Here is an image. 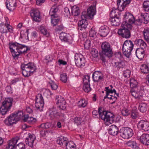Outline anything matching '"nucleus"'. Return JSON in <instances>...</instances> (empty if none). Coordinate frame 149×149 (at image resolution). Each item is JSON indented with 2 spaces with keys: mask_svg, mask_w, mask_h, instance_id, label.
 Wrapping results in <instances>:
<instances>
[{
  "mask_svg": "<svg viewBox=\"0 0 149 149\" xmlns=\"http://www.w3.org/2000/svg\"><path fill=\"white\" fill-rule=\"evenodd\" d=\"M92 113L93 117L95 118L98 117V115L99 117L102 120L106 121L105 124L107 125H109V124H111L113 123L114 119V115L110 112H107L102 110V108L99 107L98 111L94 110Z\"/></svg>",
  "mask_w": 149,
  "mask_h": 149,
  "instance_id": "nucleus-1",
  "label": "nucleus"
},
{
  "mask_svg": "<svg viewBox=\"0 0 149 149\" xmlns=\"http://www.w3.org/2000/svg\"><path fill=\"white\" fill-rule=\"evenodd\" d=\"M10 49L12 53V56L15 58L20 54L26 52L28 49L26 46L20 44L17 42L9 43Z\"/></svg>",
  "mask_w": 149,
  "mask_h": 149,
  "instance_id": "nucleus-2",
  "label": "nucleus"
},
{
  "mask_svg": "<svg viewBox=\"0 0 149 149\" xmlns=\"http://www.w3.org/2000/svg\"><path fill=\"white\" fill-rule=\"evenodd\" d=\"M22 73L25 77H28L36 71L37 67L35 64L29 62L26 64H22L21 65Z\"/></svg>",
  "mask_w": 149,
  "mask_h": 149,
  "instance_id": "nucleus-3",
  "label": "nucleus"
},
{
  "mask_svg": "<svg viewBox=\"0 0 149 149\" xmlns=\"http://www.w3.org/2000/svg\"><path fill=\"white\" fill-rule=\"evenodd\" d=\"M102 53L100 54V58L102 61H106V57L110 58L112 56L113 52L112 48L110 44L108 42H104L101 45Z\"/></svg>",
  "mask_w": 149,
  "mask_h": 149,
  "instance_id": "nucleus-4",
  "label": "nucleus"
},
{
  "mask_svg": "<svg viewBox=\"0 0 149 149\" xmlns=\"http://www.w3.org/2000/svg\"><path fill=\"white\" fill-rule=\"evenodd\" d=\"M122 28L119 29L118 33L123 38H128L131 36V33L130 29H131L132 26V25L123 22L121 25Z\"/></svg>",
  "mask_w": 149,
  "mask_h": 149,
  "instance_id": "nucleus-5",
  "label": "nucleus"
},
{
  "mask_svg": "<svg viewBox=\"0 0 149 149\" xmlns=\"http://www.w3.org/2000/svg\"><path fill=\"white\" fill-rule=\"evenodd\" d=\"M134 45L131 41L127 40L123 45L122 50L123 54L127 58H129L132 50Z\"/></svg>",
  "mask_w": 149,
  "mask_h": 149,
  "instance_id": "nucleus-6",
  "label": "nucleus"
},
{
  "mask_svg": "<svg viewBox=\"0 0 149 149\" xmlns=\"http://www.w3.org/2000/svg\"><path fill=\"white\" fill-rule=\"evenodd\" d=\"M120 136L123 138L128 139L131 137L133 134L132 130L127 127H123L120 130Z\"/></svg>",
  "mask_w": 149,
  "mask_h": 149,
  "instance_id": "nucleus-7",
  "label": "nucleus"
},
{
  "mask_svg": "<svg viewBox=\"0 0 149 149\" xmlns=\"http://www.w3.org/2000/svg\"><path fill=\"white\" fill-rule=\"evenodd\" d=\"M96 6H90L87 9V12L83 11L82 12L81 17L82 18L92 19L95 14Z\"/></svg>",
  "mask_w": 149,
  "mask_h": 149,
  "instance_id": "nucleus-8",
  "label": "nucleus"
},
{
  "mask_svg": "<svg viewBox=\"0 0 149 149\" xmlns=\"http://www.w3.org/2000/svg\"><path fill=\"white\" fill-rule=\"evenodd\" d=\"M76 65L79 67H83L85 65L86 61L83 56L81 54H76L74 57Z\"/></svg>",
  "mask_w": 149,
  "mask_h": 149,
  "instance_id": "nucleus-9",
  "label": "nucleus"
},
{
  "mask_svg": "<svg viewBox=\"0 0 149 149\" xmlns=\"http://www.w3.org/2000/svg\"><path fill=\"white\" fill-rule=\"evenodd\" d=\"M44 100L41 94H38L36 96L35 105L37 109L42 111L44 107Z\"/></svg>",
  "mask_w": 149,
  "mask_h": 149,
  "instance_id": "nucleus-10",
  "label": "nucleus"
},
{
  "mask_svg": "<svg viewBox=\"0 0 149 149\" xmlns=\"http://www.w3.org/2000/svg\"><path fill=\"white\" fill-rule=\"evenodd\" d=\"M132 0H117V5L118 10L122 11L130 3Z\"/></svg>",
  "mask_w": 149,
  "mask_h": 149,
  "instance_id": "nucleus-11",
  "label": "nucleus"
},
{
  "mask_svg": "<svg viewBox=\"0 0 149 149\" xmlns=\"http://www.w3.org/2000/svg\"><path fill=\"white\" fill-rule=\"evenodd\" d=\"M30 15L32 20L35 22H39L40 20V13L38 9L31 10L30 12Z\"/></svg>",
  "mask_w": 149,
  "mask_h": 149,
  "instance_id": "nucleus-12",
  "label": "nucleus"
},
{
  "mask_svg": "<svg viewBox=\"0 0 149 149\" xmlns=\"http://www.w3.org/2000/svg\"><path fill=\"white\" fill-rule=\"evenodd\" d=\"M138 127L143 130L148 131L149 130V122L146 120H141L138 123Z\"/></svg>",
  "mask_w": 149,
  "mask_h": 149,
  "instance_id": "nucleus-13",
  "label": "nucleus"
},
{
  "mask_svg": "<svg viewBox=\"0 0 149 149\" xmlns=\"http://www.w3.org/2000/svg\"><path fill=\"white\" fill-rule=\"evenodd\" d=\"M81 20H79L78 23V29L80 30H85L87 28L88 25L87 18H82L81 17Z\"/></svg>",
  "mask_w": 149,
  "mask_h": 149,
  "instance_id": "nucleus-14",
  "label": "nucleus"
},
{
  "mask_svg": "<svg viewBox=\"0 0 149 149\" xmlns=\"http://www.w3.org/2000/svg\"><path fill=\"white\" fill-rule=\"evenodd\" d=\"M17 121V119L15 118L13 113L10 115L4 120V123L8 126L11 125L15 123Z\"/></svg>",
  "mask_w": 149,
  "mask_h": 149,
  "instance_id": "nucleus-15",
  "label": "nucleus"
},
{
  "mask_svg": "<svg viewBox=\"0 0 149 149\" xmlns=\"http://www.w3.org/2000/svg\"><path fill=\"white\" fill-rule=\"evenodd\" d=\"M49 116L52 119L58 118L61 115L60 113L57 112L55 108L50 109L49 111Z\"/></svg>",
  "mask_w": 149,
  "mask_h": 149,
  "instance_id": "nucleus-16",
  "label": "nucleus"
},
{
  "mask_svg": "<svg viewBox=\"0 0 149 149\" xmlns=\"http://www.w3.org/2000/svg\"><path fill=\"white\" fill-rule=\"evenodd\" d=\"M6 5L7 8L10 11H13L17 6L16 0H7Z\"/></svg>",
  "mask_w": 149,
  "mask_h": 149,
  "instance_id": "nucleus-17",
  "label": "nucleus"
},
{
  "mask_svg": "<svg viewBox=\"0 0 149 149\" xmlns=\"http://www.w3.org/2000/svg\"><path fill=\"white\" fill-rule=\"evenodd\" d=\"M59 10V6L57 4H54L52 7L50 9L49 14L51 17H58L57 13Z\"/></svg>",
  "mask_w": 149,
  "mask_h": 149,
  "instance_id": "nucleus-18",
  "label": "nucleus"
},
{
  "mask_svg": "<svg viewBox=\"0 0 149 149\" xmlns=\"http://www.w3.org/2000/svg\"><path fill=\"white\" fill-rule=\"evenodd\" d=\"M18 141V139L17 138H13L9 141L8 142L6 149H15Z\"/></svg>",
  "mask_w": 149,
  "mask_h": 149,
  "instance_id": "nucleus-19",
  "label": "nucleus"
},
{
  "mask_svg": "<svg viewBox=\"0 0 149 149\" xmlns=\"http://www.w3.org/2000/svg\"><path fill=\"white\" fill-rule=\"evenodd\" d=\"M59 38L62 41L69 43L71 42V37L69 35L66 33H61L60 34Z\"/></svg>",
  "mask_w": 149,
  "mask_h": 149,
  "instance_id": "nucleus-20",
  "label": "nucleus"
},
{
  "mask_svg": "<svg viewBox=\"0 0 149 149\" xmlns=\"http://www.w3.org/2000/svg\"><path fill=\"white\" fill-rule=\"evenodd\" d=\"M92 77L94 82H98L102 80L103 76L102 74L99 71H96L93 74Z\"/></svg>",
  "mask_w": 149,
  "mask_h": 149,
  "instance_id": "nucleus-21",
  "label": "nucleus"
},
{
  "mask_svg": "<svg viewBox=\"0 0 149 149\" xmlns=\"http://www.w3.org/2000/svg\"><path fill=\"white\" fill-rule=\"evenodd\" d=\"M36 139V136L34 134L31 135L29 134V136L26 138L25 140V143L26 145L31 147H32L33 143Z\"/></svg>",
  "mask_w": 149,
  "mask_h": 149,
  "instance_id": "nucleus-22",
  "label": "nucleus"
},
{
  "mask_svg": "<svg viewBox=\"0 0 149 149\" xmlns=\"http://www.w3.org/2000/svg\"><path fill=\"white\" fill-rule=\"evenodd\" d=\"M140 141L145 145H149V134H143L140 137Z\"/></svg>",
  "mask_w": 149,
  "mask_h": 149,
  "instance_id": "nucleus-23",
  "label": "nucleus"
},
{
  "mask_svg": "<svg viewBox=\"0 0 149 149\" xmlns=\"http://www.w3.org/2000/svg\"><path fill=\"white\" fill-rule=\"evenodd\" d=\"M13 99L11 97L6 98L2 103V105L9 109H10L12 105Z\"/></svg>",
  "mask_w": 149,
  "mask_h": 149,
  "instance_id": "nucleus-24",
  "label": "nucleus"
},
{
  "mask_svg": "<svg viewBox=\"0 0 149 149\" xmlns=\"http://www.w3.org/2000/svg\"><path fill=\"white\" fill-rule=\"evenodd\" d=\"M99 32L101 36L105 37L109 32V28L107 26H101L99 30Z\"/></svg>",
  "mask_w": 149,
  "mask_h": 149,
  "instance_id": "nucleus-25",
  "label": "nucleus"
},
{
  "mask_svg": "<svg viewBox=\"0 0 149 149\" xmlns=\"http://www.w3.org/2000/svg\"><path fill=\"white\" fill-rule=\"evenodd\" d=\"M118 132V127L115 125H112L110 126L109 129V133L113 136L117 135Z\"/></svg>",
  "mask_w": 149,
  "mask_h": 149,
  "instance_id": "nucleus-26",
  "label": "nucleus"
},
{
  "mask_svg": "<svg viewBox=\"0 0 149 149\" xmlns=\"http://www.w3.org/2000/svg\"><path fill=\"white\" fill-rule=\"evenodd\" d=\"M136 57L140 60H142L144 57L145 52L143 49H137L136 51Z\"/></svg>",
  "mask_w": 149,
  "mask_h": 149,
  "instance_id": "nucleus-27",
  "label": "nucleus"
},
{
  "mask_svg": "<svg viewBox=\"0 0 149 149\" xmlns=\"http://www.w3.org/2000/svg\"><path fill=\"white\" fill-rule=\"evenodd\" d=\"M135 44L137 46L140 47V48H139L138 49H143L145 48L147 46V45L145 42L143 40L140 39L136 40L135 41Z\"/></svg>",
  "mask_w": 149,
  "mask_h": 149,
  "instance_id": "nucleus-28",
  "label": "nucleus"
},
{
  "mask_svg": "<svg viewBox=\"0 0 149 149\" xmlns=\"http://www.w3.org/2000/svg\"><path fill=\"white\" fill-rule=\"evenodd\" d=\"M120 18L119 15L118 16L111 17L110 20L112 22V25L117 26L119 25L120 22Z\"/></svg>",
  "mask_w": 149,
  "mask_h": 149,
  "instance_id": "nucleus-29",
  "label": "nucleus"
},
{
  "mask_svg": "<svg viewBox=\"0 0 149 149\" xmlns=\"http://www.w3.org/2000/svg\"><path fill=\"white\" fill-rule=\"evenodd\" d=\"M112 64L113 67L118 69L123 68L125 66L124 63L122 61L117 62L114 61H113Z\"/></svg>",
  "mask_w": 149,
  "mask_h": 149,
  "instance_id": "nucleus-30",
  "label": "nucleus"
},
{
  "mask_svg": "<svg viewBox=\"0 0 149 149\" xmlns=\"http://www.w3.org/2000/svg\"><path fill=\"white\" fill-rule=\"evenodd\" d=\"M71 13L72 15L74 16L78 15L80 13L79 8L76 6H73L72 8Z\"/></svg>",
  "mask_w": 149,
  "mask_h": 149,
  "instance_id": "nucleus-31",
  "label": "nucleus"
},
{
  "mask_svg": "<svg viewBox=\"0 0 149 149\" xmlns=\"http://www.w3.org/2000/svg\"><path fill=\"white\" fill-rule=\"evenodd\" d=\"M147 108V105L146 103H141L139 104V109L141 112L145 113L146 111Z\"/></svg>",
  "mask_w": 149,
  "mask_h": 149,
  "instance_id": "nucleus-32",
  "label": "nucleus"
},
{
  "mask_svg": "<svg viewBox=\"0 0 149 149\" xmlns=\"http://www.w3.org/2000/svg\"><path fill=\"white\" fill-rule=\"evenodd\" d=\"M130 113V111L128 109L127 104L124 105L123 106V108L121 111L122 114L124 116H128Z\"/></svg>",
  "mask_w": 149,
  "mask_h": 149,
  "instance_id": "nucleus-33",
  "label": "nucleus"
},
{
  "mask_svg": "<svg viewBox=\"0 0 149 149\" xmlns=\"http://www.w3.org/2000/svg\"><path fill=\"white\" fill-rule=\"evenodd\" d=\"M141 17L143 19V23L147 24L149 22V14L148 13H141Z\"/></svg>",
  "mask_w": 149,
  "mask_h": 149,
  "instance_id": "nucleus-34",
  "label": "nucleus"
},
{
  "mask_svg": "<svg viewBox=\"0 0 149 149\" xmlns=\"http://www.w3.org/2000/svg\"><path fill=\"white\" fill-rule=\"evenodd\" d=\"M104 91L106 92V93H116V91L115 89H113V87L111 85L109 87H105Z\"/></svg>",
  "mask_w": 149,
  "mask_h": 149,
  "instance_id": "nucleus-35",
  "label": "nucleus"
},
{
  "mask_svg": "<svg viewBox=\"0 0 149 149\" xmlns=\"http://www.w3.org/2000/svg\"><path fill=\"white\" fill-rule=\"evenodd\" d=\"M14 116L17 119V121H18L21 119H22V117H23L24 114L22 111L15 112L13 113Z\"/></svg>",
  "mask_w": 149,
  "mask_h": 149,
  "instance_id": "nucleus-36",
  "label": "nucleus"
},
{
  "mask_svg": "<svg viewBox=\"0 0 149 149\" xmlns=\"http://www.w3.org/2000/svg\"><path fill=\"white\" fill-rule=\"evenodd\" d=\"M140 69L142 72L144 74L147 73L149 72L148 67L146 64H143L141 65Z\"/></svg>",
  "mask_w": 149,
  "mask_h": 149,
  "instance_id": "nucleus-37",
  "label": "nucleus"
},
{
  "mask_svg": "<svg viewBox=\"0 0 149 149\" xmlns=\"http://www.w3.org/2000/svg\"><path fill=\"white\" fill-rule=\"evenodd\" d=\"M87 103V101L85 99H81L78 101V104L79 107H85L86 106Z\"/></svg>",
  "mask_w": 149,
  "mask_h": 149,
  "instance_id": "nucleus-38",
  "label": "nucleus"
},
{
  "mask_svg": "<svg viewBox=\"0 0 149 149\" xmlns=\"http://www.w3.org/2000/svg\"><path fill=\"white\" fill-rule=\"evenodd\" d=\"M51 23L53 26H56L59 21V19L58 17H54L53 18L51 17Z\"/></svg>",
  "mask_w": 149,
  "mask_h": 149,
  "instance_id": "nucleus-39",
  "label": "nucleus"
},
{
  "mask_svg": "<svg viewBox=\"0 0 149 149\" xmlns=\"http://www.w3.org/2000/svg\"><path fill=\"white\" fill-rule=\"evenodd\" d=\"M143 33L145 39L149 42V29H145Z\"/></svg>",
  "mask_w": 149,
  "mask_h": 149,
  "instance_id": "nucleus-40",
  "label": "nucleus"
},
{
  "mask_svg": "<svg viewBox=\"0 0 149 149\" xmlns=\"http://www.w3.org/2000/svg\"><path fill=\"white\" fill-rule=\"evenodd\" d=\"M74 123L77 125H80L83 121V119L81 117H76L74 118Z\"/></svg>",
  "mask_w": 149,
  "mask_h": 149,
  "instance_id": "nucleus-41",
  "label": "nucleus"
},
{
  "mask_svg": "<svg viewBox=\"0 0 149 149\" xmlns=\"http://www.w3.org/2000/svg\"><path fill=\"white\" fill-rule=\"evenodd\" d=\"M76 146L73 142L70 141L66 145V149H76Z\"/></svg>",
  "mask_w": 149,
  "mask_h": 149,
  "instance_id": "nucleus-42",
  "label": "nucleus"
},
{
  "mask_svg": "<svg viewBox=\"0 0 149 149\" xmlns=\"http://www.w3.org/2000/svg\"><path fill=\"white\" fill-rule=\"evenodd\" d=\"M130 87L132 88H134L136 87L137 82L134 79L132 78L130 79Z\"/></svg>",
  "mask_w": 149,
  "mask_h": 149,
  "instance_id": "nucleus-43",
  "label": "nucleus"
},
{
  "mask_svg": "<svg viewBox=\"0 0 149 149\" xmlns=\"http://www.w3.org/2000/svg\"><path fill=\"white\" fill-rule=\"evenodd\" d=\"M40 31L42 33L46 36L47 37L49 36V33L44 27L42 26H41L40 27Z\"/></svg>",
  "mask_w": 149,
  "mask_h": 149,
  "instance_id": "nucleus-44",
  "label": "nucleus"
},
{
  "mask_svg": "<svg viewBox=\"0 0 149 149\" xmlns=\"http://www.w3.org/2000/svg\"><path fill=\"white\" fill-rule=\"evenodd\" d=\"M96 32L95 31L94 29L92 28L89 32V36L90 37L93 38L92 39L93 40L96 37Z\"/></svg>",
  "mask_w": 149,
  "mask_h": 149,
  "instance_id": "nucleus-45",
  "label": "nucleus"
},
{
  "mask_svg": "<svg viewBox=\"0 0 149 149\" xmlns=\"http://www.w3.org/2000/svg\"><path fill=\"white\" fill-rule=\"evenodd\" d=\"M143 8L145 11H149V1H145L143 3Z\"/></svg>",
  "mask_w": 149,
  "mask_h": 149,
  "instance_id": "nucleus-46",
  "label": "nucleus"
},
{
  "mask_svg": "<svg viewBox=\"0 0 149 149\" xmlns=\"http://www.w3.org/2000/svg\"><path fill=\"white\" fill-rule=\"evenodd\" d=\"M3 23L0 24V32L2 33H6L7 32L6 27H5Z\"/></svg>",
  "mask_w": 149,
  "mask_h": 149,
  "instance_id": "nucleus-47",
  "label": "nucleus"
},
{
  "mask_svg": "<svg viewBox=\"0 0 149 149\" xmlns=\"http://www.w3.org/2000/svg\"><path fill=\"white\" fill-rule=\"evenodd\" d=\"M133 16V15L130 13H126L124 15V19L125 21L124 22H126L127 23V22Z\"/></svg>",
  "mask_w": 149,
  "mask_h": 149,
  "instance_id": "nucleus-48",
  "label": "nucleus"
},
{
  "mask_svg": "<svg viewBox=\"0 0 149 149\" xmlns=\"http://www.w3.org/2000/svg\"><path fill=\"white\" fill-rule=\"evenodd\" d=\"M9 109L1 105L0 108V113L2 115H4L6 114L8 111H9Z\"/></svg>",
  "mask_w": 149,
  "mask_h": 149,
  "instance_id": "nucleus-49",
  "label": "nucleus"
},
{
  "mask_svg": "<svg viewBox=\"0 0 149 149\" xmlns=\"http://www.w3.org/2000/svg\"><path fill=\"white\" fill-rule=\"evenodd\" d=\"M90 77L88 75H85L83 79L84 84H90Z\"/></svg>",
  "mask_w": 149,
  "mask_h": 149,
  "instance_id": "nucleus-50",
  "label": "nucleus"
},
{
  "mask_svg": "<svg viewBox=\"0 0 149 149\" xmlns=\"http://www.w3.org/2000/svg\"><path fill=\"white\" fill-rule=\"evenodd\" d=\"M83 89L85 92L88 93L91 90V88L90 87V84H84Z\"/></svg>",
  "mask_w": 149,
  "mask_h": 149,
  "instance_id": "nucleus-51",
  "label": "nucleus"
},
{
  "mask_svg": "<svg viewBox=\"0 0 149 149\" xmlns=\"http://www.w3.org/2000/svg\"><path fill=\"white\" fill-rule=\"evenodd\" d=\"M15 149H25V144L22 142L19 143L16 146Z\"/></svg>",
  "mask_w": 149,
  "mask_h": 149,
  "instance_id": "nucleus-52",
  "label": "nucleus"
},
{
  "mask_svg": "<svg viewBox=\"0 0 149 149\" xmlns=\"http://www.w3.org/2000/svg\"><path fill=\"white\" fill-rule=\"evenodd\" d=\"M56 100L57 101V104L61 103L64 101H65L64 97L60 95L56 96Z\"/></svg>",
  "mask_w": 149,
  "mask_h": 149,
  "instance_id": "nucleus-53",
  "label": "nucleus"
},
{
  "mask_svg": "<svg viewBox=\"0 0 149 149\" xmlns=\"http://www.w3.org/2000/svg\"><path fill=\"white\" fill-rule=\"evenodd\" d=\"M116 11L118 12V10L114 7H113L110 14V16L111 18L118 16L116 14Z\"/></svg>",
  "mask_w": 149,
  "mask_h": 149,
  "instance_id": "nucleus-54",
  "label": "nucleus"
},
{
  "mask_svg": "<svg viewBox=\"0 0 149 149\" xmlns=\"http://www.w3.org/2000/svg\"><path fill=\"white\" fill-rule=\"evenodd\" d=\"M116 11L118 12V10L114 7H113L110 14V16L111 18L118 16L116 14Z\"/></svg>",
  "mask_w": 149,
  "mask_h": 149,
  "instance_id": "nucleus-55",
  "label": "nucleus"
},
{
  "mask_svg": "<svg viewBox=\"0 0 149 149\" xmlns=\"http://www.w3.org/2000/svg\"><path fill=\"white\" fill-rule=\"evenodd\" d=\"M58 107L60 109L64 110L66 108V103L65 101H64L63 102L58 104Z\"/></svg>",
  "mask_w": 149,
  "mask_h": 149,
  "instance_id": "nucleus-56",
  "label": "nucleus"
},
{
  "mask_svg": "<svg viewBox=\"0 0 149 149\" xmlns=\"http://www.w3.org/2000/svg\"><path fill=\"white\" fill-rule=\"evenodd\" d=\"M65 138H67L66 137L61 136L59 137H58V139L57 141V142L58 144L61 146H63V142L64 141L63 140L65 139Z\"/></svg>",
  "mask_w": 149,
  "mask_h": 149,
  "instance_id": "nucleus-57",
  "label": "nucleus"
},
{
  "mask_svg": "<svg viewBox=\"0 0 149 149\" xmlns=\"http://www.w3.org/2000/svg\"><path fill=\"white\" fill-rule=\"evenodd\" d=\"M91 54L92 56L94 58H96L98 55V51L94 49L91 51Z\"/></svg>",
  "mask_w": 149,
  "mask_h": 149,
  "instance_id": "nucleus-58",
  "label": "nucleus"
},
{
  "mask_svg": "<svg viewBox=\"0 0 149 149\" xmlns=\"http://www.w3.org/2000/svg\"><path fill=\"white\" fill-rule=\"evenodd\" d=\"M61 80L64 83H65L67 80V75L66 74L63 73L61 75Z\"/></svg>",
  "mask_w": 149,
  "mask_h": 149,
  "instance_id": "nucleus-59",
  "label": "nucleus"
},
{
  "mask_svg": "<svg viewBox=\"0 0 149 149\" xmlns=\"http://www.w3.org/2000/svg\"><path fill=\"white\" fill-rule=\"evenodd\" d=\"M84 45L85 49H88L91 46V43L89 40H86L84 43Z\"/></svg>",
  "mask_w": 149,
  "mask_h": 149,
  "instance_id": "nucleus-60",
  "label": "nucleus"
},
{
  "mask_svg": "<svg viewBox=\"0 0 149 149\" xmlns=\"http://www.w3.org/2000/svg\"><path fill=\"white\" fill-rule=\"evenodd\" d=\"M49 84L52 90H55L58 88V85L53 81H51L50 82H49Z\"/></svg>",
  "mask_w": 149,
  "mask_h": 149,
  "instance_id": "nucleus-61",
  "label": "nucleus"
},
{
  "mask_svg": "<svg viewBox=\"0 0 149 149\" xmlns=\"http://www.w3.org/2000/svg\"><path fill=\"white\" fill-rule=\"evenodd\" d=\"M131 72L129 70H127L124 71V76L126 78L129 77L130 75Z\"/></svg>",
  "mask_w": 149,
  "mask_h": 149,
  "instance_id": "nucleus-62",
  "label": "nucleus"
},
{
  "mask_svg": "<svg viewBox=\"0 0 149 149\" xmlns=\"http://www.w3.org/2000/svg\"><path fill=\"white\" fill-rule=\"evenodd\" d=\"M119 94H114V95H111V98L110 100H113L112 103H113L115 102L116 100L117 99V97L118 96Z\"/></svg>",
  "mask_w": 149,
  "mask_h": 149,
  "instance_id": "nucleus-63",
  "label": "nucleus"
},
{
  "mask_svg": "<svg viewBox=\"0 0 149 149\" xmlns=\"http://www.w3.org/2000/svg\"><path fill=\"white\" fill-rule=\"evenodd\" d=\"M132 96L135 98L138 99H140L143 97V95H139V94H131Z\"/></svg>",
  "mask_w": 149,
  "mask_h": 149,
  "instance_id": "nucleus-64",
  "label": "nucleus"
}]
</instances>
